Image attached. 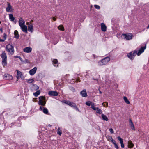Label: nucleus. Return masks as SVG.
I'll return each mask as SVG.
<instances>
[{
  "label": "nucleus",
  "instance_id": "nucleus-58",
  "mask_svg": "<svg viewBox=\"0 0 149 149\" xmlns=\"http://www.w3.org/2000/svg\"><path fill=\"white\" fill-rule=\"evenodd\" d=\"M1 23V21H0V24Z\"/></svg>",
  "mask_w": 149,
  "mask_h": 149
},
{
  "label": "nucleus",
  "instance_id": "nucleus-54",
  "mask_svg": "<svg viewBox=\"0 0 149 149\" xmlns=\"http://www.w3.org/2000/svg\"><path fill=\"white\" fill-rule=\"evenodd\" d=\"M98 90H99V93H100V94L102 93V92L100 91V89L99 88L98 89Z\"/></svg>",
  "mask_w": 149,
  "mask_h": 149
},
{
  "label": "nucleus",
  "instance_id": "nucleus-17",
  "mask_svg": "<svg viewBox=\"0 0 149 149\" xmlns=\"http://www.w3.org/2000/svg\"><path fill=\"white\" fill-rule=\"evenodd\" d=\"M101 30L103 31H105L107 30V27L104 23H101Z\"/></svg>",
  "mask_w": 149,
  "mask_h": 149
},
{
  "label": "nucleus",
  "instance_id": "nucleus-21",
  "mask_svg": "<svg viewBox=\"0 0 149 149\" xmlns=\"http://www.w3.org/2000/svg\"><path fill=\"white\" fill-rule=\"evenodd\" d=\"M14 35H15V38L18 39L19 37L18 31L17 30H15L14 32Z\"/></svg>",
  "mask_w": 149,
  "mask_h": 149
},
{
  "label": "nucleus",
  "instance_id": "nucleus-55",
  "mask_svg": "<svg viewBox=\"0 0 149 149\" xmlns=\"http://www.w3.org/2000/svg\"><path fill=\"white\" fill-rule=\"evenodd\" d=\"M36 87H37V88L38 89V88H39V87H38V86L37 85H36Z\"/></svg>",
  "mask_w": 149,
  "mask_h": 149
},
{
  "label": "nucleus",
  "instance_id": "nucleus-23",
  "mask_svg": "<svg viewBox=\"0 0 149 149\" xmlns=\"http://www.w3.org/2000/svg\"><path fill=\"white\" fill-rule=\"evenodd\" d=\"M101 116L102 119L104 120L107 121L108 120L107 117L104 114H102L101 115Z\"/></svg>",
  "mask_w": 149,
  "mask_h": 149
},
{
  "label": "nucleus",
  "instance_id": "nucleus-29",
  "mask_svg": "<svg viewBox=\"0 0 149 149\" xmlns=\"http://www.w3.org/2000/svg\"><path fill=\"white\" fill-rule=\"evenodd\" d=\"M42 111L45 114H48V111L46 108H43Z\"/></svg>",
  "mask_w": 149,
  "mask_h": 149
},
{
  "label": "nucleus",
  "instance_id": "nucleus-10",
  "mask_svg": "<svg viewBox=\"0 0 149 149\" xmlns=\"http://www.w3.org/2000/svg\"><path fill=\"white\" fill-rule=\"evenodd\" d=\"M146 48V46L144 47H141V49L139 50L138 53L137 54L138 56L140 55L142 52H143L144 50Z\"/></svg>",
  "mask_w": 149,
  "mask_h": 149
},
{
  "label": "nucleus",
  "instance_id": "nucleus-3",
  "mask_svg": "<svg viewBox=\"0 0 149 149\" xmlns=\"http://www.w3.org/2000/svg\"><path fill=\"white\" fill-rule=\"evenodd\" d=\"M1 57L2 59V64L3 66H5L7 65V55L6 53L3 52L1 55Z\"/></svg>",
  "mask_w": 149,
  "mask_h": 149
},
{
  "label": "nucleus",
  "instance_id": "nucleus-15",
  "mask_svg": "<svg viewBox=\"0 0 149 149\" xmlns=\"http://www.w3.org/2000/svg\"><path fill=\"white\" fill-rule=\"evenodd\" d=\"M22 31L26 33H27V26H26L24 25L21 26V27H20Z\"/></svg>",
  "mask_w": 149,
  "mask_h": 149
},
{
  "label": "nucleus",
  "instance_id": "nucleus-31",
  "mask_svg": "<svg viewBox=\"0 0 149 149\" xmlns=\"http://www.w3.org/2000/svg\"><path fill=\"white\" fill-rule=\"evenodd\" d=\"M5 77L6 78H7V77H8L9 78V79H11L12 78V76L8 74H6L5 76Z\"/></svg>",
  "mask_w": 149,
  "mask_h": 149
},
{
  "label": "nucleus",
  "instance_id": "nucleus-34",
  "mask_svg": "<svg viewBox=\"0 0 149 149\" xmlns=\"http://www.w3.org/2000/svg\"><path fill=\"white\" fill-rule=\"evenodd\" d=\"M57 134L60 136H61V131L60 130V128L59 127H58V129Z\"/></svg>",
  "mask_w": 149,
  "mask_h": 149
},
{
  "label": "nucleus",
  "instance_id": "nucleus-30",
  "mask_svg": "<svg viewBox=\"0 0 149 149\" xmlns=\"http://www.w3.org/2000/svg\"><path fill=\"white\" fill-rule=\"evenodd\" d=\"M40 91H38L36 92L33 93V95L35 97H37L40 94Z\"/></svg>",
  "mask_w": 149,
  "mask_h": 149
},
{
  "label": "nucleus",
  "instance_id": "nucleus-20",
  "mask_svg": "<svg viewBox=\"0 0 149 149\" xmlns=\"http://www.w3.org/2000/svg\"><path fill=\"white\" fill-rule=\"evenodd\" d=\"M53 65L55 66H58V60L56 59H54L52 61Z\"/></svg>",
  "mask_w": 149,
  "mask_h": 149
},
{
  "label": "nucleus",
  "instance_id": "nucleus-37",
  "mask_svg": "<svg viewBox=\"0 0 149 149\" xmlns=\"http://www.w3.org/2000/svg\"><path fill=\"white\" fill-rule=\"evenodd\" d=\"M94 6L95 8L97 9H100V7L99 5H94Z\"/></svg>",
  "mask_w": 149,
  "mask_h": 149
},
{
  "label": "nucleus",
  "instance_id": "nucleus-1",
  "mask_svg": "<svg viewBox=\"0 0 149 149\" xmlns=\"http://www.w3.org/2000/svg\"><path fill=\"white\" fill-rule=\"evenodd\" d=\"M110 58L109 57H106L98 62V65L102 66L106 65L110 61Z\"/></svg>",
  "mask_w": 149,
  "mask_h": 149
},
{
  "label": "nucleus",
  "instance_id": "nucleus-27",
  "mask_svg": "<svg viewBox=\"0 0 149 149\" xmlns=\"http://www.w3.org/2000/svg\"><path fill=\"white\" fill-rule=\"evenodd\" d=\"M112 142L114 144L115 148H116V149H118L119 147L118 145L116 143L115 141L114 140H112Z\"/></svg>",
  "mask_w": 149,
  "mask_h": 149
},
{
  "label": "nucleus",
  "instance_id": "nucleus-18",
  "mask_svg": "<svg viewBox=\"0 0 149 149\" xmlns=\"http://www.w3.org/2000/svg\"><path fill=\"white\" fill-rule=\"evenodd\" d=\"M17 79H19V78L21 77L22 74V73L20 71L18 70H17Z\"/></svg>",
  "mask_w": 149,
  "mask_h": 149
},
{
  "label": "nucleus",
  "instance_id": "nucleus-35",
  "mask_svg": "<svg viewBox=\"0 0 149 149\" xmlns=\"http://www.w3.org/2000/svg\"><path fill=\"white\" fill-rule=\"evenodd\" d=\"M117 139L118 140L120 141V143L123 142V139L121 138L120 136H118Z\"/></svg>",
  "mask_w": 149,
  "mask_h": 149
},
{
  "label": "nucleus",
  "instance_id": "nucleus-19",
  "mask_svg": "<svg viewBox=\"0 0 149 149\" xmlns=\"http://www.w3.org/2000/svg\"><path fill=\"white\" fill-rule=\"evenodd\" d=\"M11 6L10 4L8 3V7L6 8V11L8 12H9L11 11L10 10L11 9Z\"/></svg>",
  "mask_w": 149,
  "mask_h": 149
},
{
  "label": "nucleus",
  "instance_id": "nucleus-41",
  "mask_svg": "<svg viewBox=\"0 0 149 149\" xmlns=\"http://www.w3.org/2000/svg\"><path fill=\"white\" fill-rule=\"evenodd\" d=\"M109 131L111 134H113L114 133L113 130L112 128H110L109 129Z\"/></svg>",
  "mask_w": 149,
  "mask_h": 149
},
{
  "label": "nucleus",
  "instance_id": "nucleus-25",
  "mask_svg": "<svg viewBox=\"0 0 149 149\" xmlns=\"http://www.w3.org/2000/svg\"><path fill=\"white\" fill-rule=\"evenodd\" d=\"M58 29L62 31H64V27L63 25H60L58 27Z\"/></svg>",
  "mask_w": 149,
  "mask_h": 149
},
{
  "label": "nucleus",
  "instance_id": "nucleus-7",
  "mask_svg": "<svg viewBox=\"0 0 149 149\" xmlns=\"http://www.w3.org/2000/svg\"><path fill=\"white\" fill-rule=\"evenodd\" d=\"M86 104L88 106L91 105V108L94 110H96V107L95 106L94 104L90 101H88L86 102Z\"/></svg>",
  "mask_w": 149,
  "mask_h": 149
},
{
  "label": "nucleus",
  "instance_id": "nucleus-39",
  "mask_svg": "<svg viewBox=\"0 0 149 149\" xmlns=\"http://www.w3.org/2000/svg\"><path fill=\"white\" fill-rule=\"evenodd\" d=\"M74 104V106L73 108H74L76 110L78 111H79V110L78 108L76 106V104Z\"/></svg>",
  "mask_w": 149,
  "mask_h": 149
},
{
  "label": "nucleus",
  "instance_id": "nucleus-12",
  "mask_svg": "<svg viewBox=\"0 0 149 149\" xmlns=\"http://www.w3.org/2000/svg\"><path fill=\"white\" fill-rule=\"evenodd\" d=\"M80 94L82 97H86L87 95L86 89H84L80 92Z\"/></svg>",
  "mask_w": 149,
  "mask_h": 149
},
{
  "label": "nucleus",
  "instance_id": "nucleus-45",
  "mask_svg": "<svg viewBox=\"0 0 149 149\" xmlns=\"http://www.w3.org/2000/svg\"><path fill=\"white\" fill-rule=\"evenodd\" d=\"M74 80L75 81H77V82H80V81L79 79H76V80L74 79Z\"/></svg>",
  "mask_w": 149,
  "mask_h": 149
},
{
  "label": "nucleus",
  "instance_id": "nucleus-53",
  "mask_svg": "<svg viewBox=\"0 0 149 149\" xmlns=\"http://www.w3.org/2000/svg\"><path fill=\"white\" fill-rule=\"evenodd\" d=\"M53 20L54 21L56 20V19L54 17H53Z\"/></svg>",
  "mask_w": 149,
  "mask_h": 149
},
{
  "label": "nucleus",
  "instance_id": "nucleus-38",
  "mask_svg": "<svg viewBox=\"0 0 149 149\" xmlns=\"http://www.w3.org/2000/svg\"><path fill=\"white\" fill-rule=\"evenodd\" d=\"M70 89L72 90L73 92H75V88L72 87H70Z\"/></svg>",
  "mask_w": 149,
  "mask_h": 149
},
{
  "label": "nucleus",
  "instance_id": "nucleus-24",
  "mask_svg": "<svg viewBox=\"0 0 149 149\" xmlns=\"http://www.w3.org/2000/svg\"><path fill=\"white\" fill-rule=\"evenodd\" d=\"M9 17L10 20L12 21H14L15 19V18L13 16V14H9Z\"/></svg>",
  "mask_w": 149,
  "mask_h": 149
},
{
  "label": "nucleus",
  "instance_id": "nucleus-50",
  "mask_svg": "<svg viewBox=\"0 0 149 149\" xmlns=\"http://www.w3.org/2000/svg\"><path fill=\"white\" fill-rule=\"evenodd\" d=\"M15 124H15V125H17V126H21V124H20V123H18V125H16Z\"/></svg>",
  "mask_w": 149,
  "mask_h": 149
},
{
  "label": "nucleus",
  "instance_id": "nucleus-48",
  "mask_svg": "<svg viewBox=\"0 0 149 149\" xmlns=\"http://www.w3.org/2000/svg\"><path fill=\"white\" fill-rule=\"evenodd\" d=\"M129 120L130 123H133V122H132V120H131V118H129Z\"/></svg>",
  "mask_w": 149,
  "mask_h": 149
},
{
  "label": "nucleus",
  "instance_id": "nucleus-52",
  "mask_svg": "<svg viewBox=\"0 0 149 149\" xmlns=\"http://www.w3.org/2000/svg\"><path fill=\"white\" fill-rule=\"evenodd\" d=\"M13 123H11V124H10V127H11L13 125Z\"/></svg>",
  "mask_w": 149,
  "mask_h": 149
},
{
  "label": "nucleus",
  "instance_id": "nucleus-46",
  "mask_svg": "<svg viewBox=\"0 0 149 149\" xmlns=\"http://www.w3.org/2000/svg\"><path fill=\"white\" fill-rule=\"evenodd\" d=\"M121 146L122 148H123L124 147V145L123 143V142L121 143H120Z\"/></svg>",
  "mask_w": 149,
  "mask_h": 149
},
{
  "label": "nucleus",
  "instance_id": "nucleus-28",
  "mask_svg": "<svg viewBox=\"0 0 149 149\" xmlns=\"http://www.w3.org/2000/svg\"><path fill=\"white\" fill-rule=\"evenodd\" d=\"M123 99L124 101L127 104H130V101L128 100L127 98L126 97L124 96L123 97Z\"/></svg>",
  "mask_w": 149,
  "mask_h": 149
},
{
  "label": "nucleus",
  "instance_id": "nucleus-14",
  "mask_svg": "<svg viewBox=\"0 0 149 149\" xmlns=\"http://www.w3.org/2000/svg\"><path fill=\"white\" fill-rule=\"evenodd\" d=\"M28 30L29 31L32 32L33 30V28L32 24L30 23L28 26Z\"/></svg>",
  "mask_w": 149,
  "mask_h": 149
},
{
  "label": "nucleus",
  "instance_id": "nucleus-57",
  "mask_svg": "<svg viewBox=\"0 0 149 149\" xmlns=\"http://www.w3.org/2000/svg\"><path fill=\"white\" fill-rule=\"evenodd\" d=\"M31 22H33V20H31Z\"/></svg>",
  "mask_w": 149,
  "mask_h": 149
},
{
  "label": "nucleus",
  "instance_id": "nucleus-32",
  "mask_svg": "<svg viewBox=\"0 0 149 149\" xmlns=\"http://www.w3.org/2000/svg\"><path fill=\"white\" fill-rule=\"evenodd\" d=\"M14 57L16 58H18L22 62H25L24 61H23L22 60V59L21 58L20 56H14Z\"/></svg>",
  "mask_w": 149,
  "mask_h": 149
},
{
  "label": "nucleus",
  "instance_id": "nucleus-56",
  "mask_svg": "<svg viewBox=\"0 0 149 149\" xmlns=\"http://www.w3.org/2000/svg\"><path fill=\"white\" fill-rule=\"evenodd\" d=\"M147 29H148L149 28V24H148V26H147Z\"/></svg>",
  "mask_w": 149,
  "mask_h": 149
},
{
  "label": "nucleus",
  "instance_id": "nucleus-49",
  "mask_svg": "<svg viewBox=\"0 0 149 149\" xmlns=\"http://www.w3.org/2000/svg\"><path fill=\"white\" fill-rule=\"evenodd\" d=\"M0 31L1 32V33H3V28H0Z\"/></svg>",
  "mask_w": 149,
  "mask_h": 149
},
{
  "label": "nucleus",
  "instance_id": "nucleus-43",
  "mask_svg": "<svg viewBox=\"0 0 149 149\" xmlns=\"http://www.w3.org/2000/svg\"><path fill=\"white\" fill-rule=\"evenodd\" d=\"M4 38V40H6V37H7V35L6 34L4 33V34H3V37Z\"/></svg>",
  "mask_w": 149,
  "mask_h": 149
},
{
  "label": "nucleus",
  "instance_id": "nucleus-6",
  "mask_svg": "<svg viewBox=\"0 0 149 149\" xmlns=\"http://www.w3.org/2000/svg\"><path fill=\"white\" fill-rule=\"evenodd\" d=\"M123 37L127 40H129L132 39V35L131 33H129L127 34H123Z\"/></svg>",
  "mask_w": 149,
  "mask_h": 149
},
{
  "label": "nucleus",
  "instance_id": "nucleus-2",
  "mask_svg": "<svg viewBox=\"0 0 149 149\" xmlns=\"http://www.w3.org/2000/svg\"><path fill=\"white\" fill-rule=\"evenodd\" d=\"M6 50L10 54L12 55L14 54V47L12 45L10 44L7 45L6 47Z\"/></svg>",
  "mask_w": 149,
  "mask_h": 149
},
{
  "label": "nucleus",
  "instance_id": "nucleus-9",
  "mask_svg": "<svg viewBox=\"0 0 149 149\" xmlns=\"http://www.w3.org/2000/svg\"><path fill=\"white\" fill-rule=\"evenodd\" d=\"M37 68L36 67H34L33 69L29 71V73L30 75H34L36 72Z\"/></svg>",
  "mask_w": 149,
  "mask_h": 149
},
{
  "label": "nucleus",
  "instance_id": "nucleus-5",
  "mask_svg": "<svg viewBox=\"0 0 149 149\" xmlns=\"http://www.w3.org/2000/svg\"><path fill=\"white\" fill-rule=\"evenodd\" d=\"M137 51H132L128 54L127 56L130 59L132 60L137 54Z\"/></svg>",
  "mask_w": 149,
  "mask_h": 149
},
{
  "label": "nucleus",
  "instance_id": "nucleus-8",
  "mask_svg": "<svg viewBox=\"0 0 149 149\" xmlns=\"http://www.w3.org/2000/svg\"><path fill=\"white\" fill-rule=\"evenodd\" d=\"M58 93L56 91H50L48 92V94L50 96H57Z\"/></svg>",
  "mask_w": 149,
  "mask_h": 149
},
{
  "label": "nucleus",
  "instance_id": "nucleus-47",
  "mask_svg": "<svg viewBox=\"0 0 149 149\" xmlns=\"http://www.w3.org/2000/svg\"><path fill=\"white\" fill-rule=\"evenodd\" d=\"M44 108L43 107L40 106V110L42 111L43 109Z\"/></svg>",
  "mask_w": 149,
  "mask_h": 149
},
{
  "label": "nucleus",
  "instance_id": "nucleus-11",
  "mask_svg": "<svg viewBox=\"0 0 149 149\" xmlns=\"http://www.w3.org/2000/svg\"><path fill=\"white\" fill-rule=\"evenodd\" d=\"M32 51V48L30 47H27L23 49V51L27 53H30Z\"/></svg>",
  "mask_w": 149,
  "mask_h": 149
},
{
  "label": "nucleus",
  "instance_id": "nucleus-4",
  "mask_svg": "<svg viewBox=\"0 0 149 149\" xmlns=\"http://www.w3.org/2000/svg\"><path fill=\"white\" fill-rule=\"evenodd\" d=\"M45 97L43 96H41L39 97V100L38 102V104L39 105L42 106L45 105L46 102H43L42 101L45 100Z\"/></svg>",
  "mask_w": 149,
  "mask_h": 149
},
{
  "label": "nucleus",
  "instance_id": "nucleus-40",
  "mask_svg": "<svg viewBox=\"0 0 149 149\" xmlns=\"http://www.w3.org/2000/svg\"><path fill=\"white\" fill-rule=\"evenodd\" d=\"M102 104H103V105L104 106L107 107V105H108V103L107 102H105L103 103H102Z\"/></svg>",
  "mask_w": 149,
  "mask_h": 149
},
{
  "label": "nucleus",
  "instance_id": "nucleus-51",
  "mask_svg": "<svg viewBox=\"0 0 149 149\" xmlns=\"http://www.w3.org/2000/svg\"><path fill=\"white\" fill-rule=\"evenodd\" d=\"M4 40L0 38V42H4Z\"/></svg>",
  "mask_w": 149,
  "mask_h": 149
},
{
  "label": "nucleus",
  "instance_id": "nucleus-22",
  "mask_svg": "<svg viewBox=\"0 0 149 149\" xmlns=\"http://www.w3.org/2000/svg\"><path fill=\"white\" fill-rule=\"evenodd\" d=\"M128 146L129 148H132L134 146V144L130 140L128 141Z\"/></svg>",
  "mask_w": 149,
  "mask_h": 149
},
{
  "label": "nucleus",
  "instance_id": "nucleus-44",
  "mask_svg": "<svg viewBox=\"0 0 149 149\" xmlns=\"http://www.w3.org/2000/svg\"><path fill=\"white\" fill-rule=\"evenodd\" d=\"M24 61L25 62L24 63H29V61L28 59H25L24 61Z\"/></svg>",
  "mask_w": 149,
  "mask_h": 149
},
{
  "label": "nucleus",
  "instance_id": "nucleus-36",
  "mask_svg": "<svg viewBox=\"0 0 149 149\" xmlns=\"http://www.w3.org/2000/svg\"><path fill=\"white\" fill-rule=\"evenodd\" d=\"M34 80L33 79H29L28 80V82L29 83H31L33 82Z\"/></svg>",
  "mask_w": 149,
  "mask_h": 149
},
{
  "label": "nucleus",
  "instance_id": "nucleus-16",
  "mask_svg": "<svg viewBox=\"0 0 149 149\" xmlns=\"http://www.w3.org/2000/svg\"><path fill=\"white\" fill-rule=\"evenodd\" d=\"M65 103L67 104L70 106L74 107V104H76L75 103L70 102V101H65Z\"/></svg>",
  "mask_w": 149,
  "mask_h": 149
},
{
  "label": "nucleus",
  "instance_id": "nucleus-26",
  "mask_svg": "<svg viewBox=\"0 0 149 149\" xmlns=\"http://www.w3.org/2000/svg\"><path fill=\"white\" fill-rule=\"evenodd\" d=\"M96 112L98 113L101 114L102 113V110L99 109V108H96Z\"/></svg>",
  "mask_w": 149,
  "mask_h": 149
},
{
  "label": "nucleus",
  "instance_id": "nucleus-42",
  "mask_svg": "<svg viewBox=\"0 0 149 149\" xmlns=\"http://www.w3.org/2000/svg\"><path fill=\"white\" fill-rule=\"evenodd\" d=\"M108 139L109 140H111V141L112 142V140H114L113 138H112V136H109V137H108Z\"/></svg>",
  "mask_w": 149,
  "mask_h": 149
},
{
  "label": "nucleus",
  "instance_id": "nucleus-33",
  "mask_svg": "<svg viewBox=\"0 0 149 149\" xmlns=\"http://www.w3.org/2000/svg\"><path fill=\"white\" fill-rule=\"evenodd\" d=\"M129 125L130 126L131 128L133 130H135V129L133 123H130Z\"/></svg>",
  "mask_w": 149,
  "mask_h": 149
},
{
  "label": "nucleus",
  "instance_id": "nucleus-13",
  "mask_svg": "<svg viewBox=\"0 0 149 149\" xmlns=\"http://www.w3.org/2000/svg\"><path fill=\"white\" fill-rule=\"evenodd\" d=\"M19 24L20 27H21V26L24 25L25 21L22 18H20L19 19Z\"/></svg>",
  "mask_w": 149,
  "mask_h": 149
}]
</instances>
